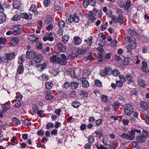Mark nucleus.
I'll return each mask as SVG.
<instances>
[{
	"label": "nucleus",
	"instance_id": "f257e3e1",
	"mask_svg": "<svg viewBox=\"0 0 149 149\" xmlns=\"http://www.w3.org/2000/svg\"><path fill=\"white\" fill-rule=\"evenodd\" d=\"M90 14L87 13L86 14L85 16L88 19L87 22V23L85 24V25L87 26L90 25L92 24L94 21L96 19V17L93 15L92 11H90Z\"/></svg>",
	"mask_w": 149,
	"mask_h": 149
},
{
	"label": "nucleus",
	"instance_id": "f03ea898",
	"mask_svg": "<svg viewBox=\"0 0 149 149\" xmlns=\"http://www.w3.org/2000/svg\"><path fill=\"white\" fill-rule=\"evenodd\" d=\"M134 111L132 103L130 102L127 104V107L124 108L125 114V115L130 116Z\"/></svg>",
	"mask_w": 149,
	"mask_h": 149
},
{
	"label": "nucleus",
	"instance_id": "7ed1b4c3",
	"mask_svg": "<svg viewBox=\"0 0 149 149\" xmlns=\"http://www.w3.org/2000/svg\"><path fill=\"white\" fill-rule=\"evenodd\" d=\"M111 17L113 22L116 24L119 22L120 25L123 24V14H120L117 17L115 15H112Z\"/></svg>",
	"mask_w": 149,
	"mask_h": 149
},
{
	"label": "nucleus",
	"instance_id": "20e7f679",
	"mask_svg": "<svg viewBox=\"0 0 149 149\" xmlns=\"http://www.w3.org/2000/svg\"><path fill=\"white\" fill-rule=\"evenodd\" d=\"M141 131L140 130L138 129L135 128L132 129L130 131V134H132V140H133L135 138V135L137 134H140Z\"/></svg>",
	"mask_w": 149,
	"mask_h": 149
},
{
	"label": "nucleus",
	"instance_id": "39448f33",
	"mask_svg": "<svg viewBox=\"0 0 149 149\" xmlns=\"http://www.w3.org/2000/svg\"><path fill=\"white\" fill-rule=\"evenodd\" d=\"M20 25H16L13 28V34L15 35L19 34L21 33L23 29Z\"/></svg>",
	"mask_w": 149,
	"mask_h": 149
},
{
	"label": "nucleus",
	"instance_id": "423d86ee",
	"mask_svg": "<svg viewBox=\"0 0 149 149\" xmlns=\"http://www.w3.org/2000/svg\"><path fill=\"white\" fill-rule=\"evenodd\" d=\"M26 57L30 59H34V58L36 55L35 51L33 50L29 51V50H28L26 52Z\"/></svg>",
	"mask_w": 149,
	"mask_h": 149
},
{
	"label": "nucleus",
	"instance_id": "0eeeda50",
	"mask_svg": "<svg viewBox=\"0 0 149 149\" xmlns=\"http://www.w3.org/2000/svg\"><path fill=\"white\" fill-rule=\"evenodd\" d=\"M42 40L45 42L47 40L52 41L54 40V38L53 36L52 33L50 32L49 33V34H47L46 36L43 38Z\"/></svg>",
	"mask_w": 149,
	"mask_h": 149
},
{
	"label": "nucleus",
	"instance_id": "6e6552de",
	"mask_svg": "<svg viewBox=\"0 0 149 149\" xmlns=\"http://www.w3.org/2000/svg\"><path fill=\"white\" fill-rule=\"evenodd\" d=\"M43 59V56L41 54H36L34 58V61L36 63H39L42 61Z\"/></svg>",
	"mask_w": 149,
	"mask_h": 149
},
{
	"label": "nucleus",
	"instance_id": "1a4fd4ad",
	"mask_svg": "<svg viewBox=\"0 0 149 149\" xmlns=\"http://www.w3.org/2000/svg\"><path fill=\"white\" fill-rule=\"evenodd\" d=\"M141 108L144 111L147 110L148 108V103L144 101H141L140 103Z\"/></svg>",
	"mask_w": 149,
	"mask_h": 149
},
{
	"label": "nucleus",
	"instance_id": "9d476101",
	"mask_svg": "<svg viewBox=\"0 0 149 149\" xmlns=\"http://www.w3.org/2000/svg\"><path fill=\"white\" fill-rule=\"evenodd\" d=\"M6 61L5 60L3 61L5 63L7 61V60H11L15 57V54L14 52L6 53Z\"/></svg>",
	"mask_w": 149,
	"mask_h": 149
},
{
	"label": "nucleus",
	"instance_id": "9b49d317",
	"mask_svg": "<svg viewBox=\"0 0 149 149\" xmlns=\"http://www.w3.org/2000/svg\"><path fill=\"white\" fill-rule=\"evenodd\" d=\"M57 49L61 52H63L66 51L65 46L61 42H58L56 45Z\"/></svg>",
	"mask_w": 149,
	"mask_h": 149
},
{
	"label": "nucleus",
	"instance_id": "f8f14e48",
	"mask_svg": "<svg viewBox=\"0 0 149 149\" xmlns=\"http://www.w3.org/2000/svg\"><path fill=\"white\" fill-rule=\"evenodd\" d=\"M132 134H130V132L129 134L127 133H124L120 135V137L123 139L132 140Z\"/></svg>",
	"mask_w": 149,
	"mask_h": 149
},
{
	"label": "nucleus",
	"instance_id": "ddd939ff",
	"mask_svg": "<svg viewBox=\"0 0 149 149\" xmlns=\"http://www.w3.org/2000/svg\"><path fill=\"white\" fill-rule=\"evenodd\" d=\"M146 140V138L142 135H138L136 138V141L139 143H143L145 142Z\"/></svg>",
	"mask_w": 149,
	"mask_h": 149
},
{
	"label": "nucleus",
	"instance_id": "4468645a",
	"mask_svg": "<svg viewBox=\"0 0 149 149\" xmlns=\"http://www.w3.org/2000/svg\"><path fill=\"white\" fill-rule=\"evenodd\" d=\"M21 16L22 18L28 20L31 19L32 17V15H29L26 13H21Z\"/></svg>",
	"mask_w": 149,
	"mask_h": 149
},
{
	"label": "nucleus",
	"instance_id": "2eb2a0df",
	"mask_svg": "<svg viewBox=\"0 0 149 149\" xmlns=\"http://www.w3.org/2000/svg\"><path fill=\"white\" fill-rule=\"evenodd\" d=\"M74 44L77 45H79L82 42V40L80 38L77 36L74 37Z\"/></svg>",
	"mask_w": 149,
	"mask_h": 149
},
{
	"label": "nucleus",
	"instance_id": "dca6fc26",
	"mask_svg": "<svg viewBox=\"0 0 149 149\" xmlns=\"http://www.w3.org/2000/svg\"><path fill=\"white\" fill-rule=\"evenodd\" d=\"M36 66L40 71H42L46 68L47 64L46 63H45L42 64L37 65Z\"/></svg>",
	"mask_w": 149,
	"mask_h": 149
},
{
	"label": "nucleus",
	"instance_id": "f3484780",
	"mask_svg": "<svg viewBox=\"0 0 149 149\" xmlns=\"http://www.w3.org/2000/svg\"><path fill=\"white\" fill-rule=\"evenodd\" d=\"M137 82L140 86L144 88L146 85L145 81L141 79H139L137 80Z\"/></svg>",
	"mask_w": 149,
	"mask_h": 149
},
{
	"label": "nucleus",
	"instance_id": "a211bd4d",
	"mask_svg": "<svg viewBox=\"0 0 149 149\" xmlns=\"http://www.w3.org/2000/svg\"><path fill=\"white\" fill-rule=\"evenodd\" d=\"M82 85L83 87L84 88H87L89 86V84L88 81H86L85 78H82Z\"/></svg>",
	"mask_w": 149,
	"mask_h": 149
},
{
	"label": "nucleus",
	"instance_id": "6ab92c4d",
	"mask_svg": "<svg viewBox=\"0 0 149 149\" xmlns=\"http://www.w3.org/2000/svg\"><path fill=\"white\" fill-rule=\"evenodd\" d=\"M57 61L58 63L61 65H65L67 63V61L61 58V57H57Z\"/></svg>",
	"mask_w": 149,
	"mask_h": 149
},
{
	"label": "nucleus",
	"instance_id": "aec40b11",
	"mask_svg": "<svg viewBox=\"0 0 149 149\" xmlns=\"http://www.w3.org/2000/svg\"><path fill=\"white\" fill-rule=\"evenodd\" d=\"M21 5V3L17 0H15L13 3V6L15 9L19 8Z\"/></svg>",
	"mask_w": 149,
	"mask_h": 149
},
{
	"label": "nucleus",
	"instance_id": "412c9836",
	"mask_svg": "<svg viewBox=\"0 0 149 149\" xmlns=\"http://www.w3.org/2000/svg\"><path fill=\"white\" fill-rule=\"evenodd\" d=\"M24 71V67L22 65H20L18 67L17 70V73L16 75H17L18 74H22Z\"/></svg>",
	"mask_w": 149,
	"mask_h": 149
},
{
	"label": "nucleus",
	"instance_id": "4be33fe9",
	"mask_svg": "<svg viewBox=\"0 0 149 149\" xmlns=\"http://www.w3.org/2000/svg\"><path fill=\"white\" fill-rule=\"evenodd\" d=\"M120 105V103L118 102H114L112 104V106L113 107V110L115 111H116L118 109V107Z\"/></svg>",
	"mask_w": 149,
	"mask_h": 149
},
{
	"label": "nucleus",
	"instance_id": "5701e85b",
	"mask_svg": "<svg viewBox=\"0 0 149 149\" xmlns=\"http://www.w3.org/2000/svg\"><path fill=\"white\" fill-rule=\"evenodd\" d=\"M6 19V15L4 14H1L0 15V24L3 23Z\"/></svg>",
	"mask_w": 149,
	"mask_h": 149
},
{
	"label": "nucleus",
	"instance_id": "b1692460",
	"mask_svg": "<svg viewBox=\"0 0 149 149\" xmlns=\"http://www.w3.org/2000/svg\"><path fill=\"white\" fill-rule=\"evenodd\" d=\"M93 38L92 36H90L88 38V40L85 39L84 40V42H86L88 46H91L92 42H93Z\"/></svg>",
	"mask_w": 149,
	"mask_h": 149
},
{
	"label": "nucleus",
	"instance_id": "393cba45",
	"mask_svg": "<svg viewBox=\"0 0 149 149\" xmlns=\"http://www.w3.org/2000/svg\"><path fill=\"white\" fill-rule=\"evenodd\" d=\"M11 43L13 44V45L17 44L19 41V38L15 37L12 38L10 40Z\"/></svg>",
	"mask_w": 149,
	"mask_h": 149
},
{
	"label": "nucleus",
	"instance_id": "a878e982",
	"mask_svg": "<svg viewBox=\"0 0 149 149\" xmlns=\"http://www.w3.org/2000/svg\"><path fill=\"white\" fill-rule=\"evenodd\" d=\"M128 40H129V43L128 44L129 45L127 46V49L128 52H131L132 51V49L133 48L132 45V41L130 40V38H127Z\"/></svg>",
	"mask_w": 149,
	"mask_h": 149
},
{
	"label": "nucleus",
	"instance_id": "bb28decb",
	"mask_svg": "<svg viewBox=\"0 0 149 149\" xmlns=\"http://www.w3.org/2000/svg\"><path fill=\"white\" fill-rule=\"evenodd\" d=\"M21 17V14L20 15L17 14L15 15L12 18V20L14 21H19Z\"/></svg>",
	"mask_w": 149,
	"mask_h": 149
},
{
	"label": "nucleus",
	"instance_id": "cd10ccee",
	"mask_svg": "<svg viewBox=\"0 0 149 149\" xmlns=\"http://www.w3.org/2000/svg\"><path fill=\"white\" fill-rule=\"evenodd\" d=\"M28 38L29 40L33 42H36L38 40V38L36 37L33 35L29 36Z\"/></svg>",
	"mask_w": 149,
	"mask_h": 149
},
{
	"label": "nucleus",
	"instance_id": "c85d7f7f",
	"mask_svg": "<svg viewBox=\"0 0 149 149\" xmlns=\"http://www.w3.org/2000/svg\"><path fill=\"white\" fill-rule=\"evenodd\" d=\"M78 85L79 84L78 83L73 81L70 84V86L72 89H74L78 87Z\"/></svg>",
	"mask_w": 149,
	"mask_h": 149
},
{
	"label": "nucleus",
	"instance_id": "c756f323",
	"mask_svg": "<svg viewBox=\"0 0 149 149\" xmlns=\"http://www.w3.org/2000/svg\"><path fill=\"white\" fill-rule=\"evenodd\" d=\"M58 24L59 27L61 29H63L65 26V23L63 20H59L58 22Z\"/></svg>",
	"mask_w": 149,
	"mask_h": 149
},
{
	"label": "nucleus",
	"instance_id": "7c9ffc66",
	"mask_svg": "<svg viewBox=\"0 0 149 149\" xmlns=\"http://www.w3.org/2000/svg\"><path fill=\"white\" fill-rule=\"evenodd\" d=\"M80 102L77 101H75L73 102L72 103V105L75 108H77L80 106Z\"/></svg>",
	"mask_w": 149,
	"mask_h": 149
},
{
	"label": "nucleus",
	"instance_id": "2f4dec72",
	"mask_svg": "<svg viewBox=\"0 0 149 149\" xmlns=\"http://www.w3.org/2000/svg\"><path fill=\"white\" fill-rule=\"evenodd\" d=\"M112 73L113 76H119L120 72L118 69H116L112 71Z\"/></svg>",
	"mask_w": 149,
	"mask_h": 149
},
{
	"label": "nucleus",
	"instance_id": "473e14b6",
	"mask_svg": "<svg viewBox=\"0 0 149 149\" xmlns=\"http://www.w3.org/2000/svg\"><path fill=\"white\" fill-rule=\"evenodd\" d=\"M76 52L79 54L83 55L86 53L87 51L86 50L83 49H78L77 50Z\"/></svg>",
	"mask_w": 149,
	"mask_h": 149
},
{
	"label": "nucleus",
	"instance_id": "72a5a7b5",
	"mask_svg": "<svg viewBox=\"0 0 149 149\" xmlns=\"http://www.w3.org/2000/svg\"><path fill=\"white\" fill-rule=\"evenodd\" d=\"M53 85V83L49 82H47L45 84L46 88L47 89H51Z\"/></svg>",
	"mask_w": 149,
	"mask_h": 149
},
{
	"label": "nucleus",
	"instance_id": "f704fd0d",
	"mask_svg": "<svg viewBox=\"0 0 149 149\" xmlns=\"http://www.w3.org/2000/svg\"><path fill=\"white\" fill-rule=\"evenodd\" d=\"M131 6V2L130 0H127L126 1V4L125 5V9L126 10H128Z\"/></svg>",
	"mask_w": 149,
	"mask_h": 149
},
{
	"label": "nucleus",
	"instance_id": "c9c22d12",
	"mask_svg": "<svg viewBox=\"0 0 149 149\" xmlns=\"http://www.w3.org/2000/svg\"><path fill=\"white\" fill-rule=\"evenodd\" d=\"M12 120L13 123L17 125L20 124L21 122L19 119L16 117H14L12 118Z\"/></svg>",
	"mask_w": 149,
	"mask_h": 149
},
{
	"label": "nucleus",
	"instance_id": "e433bc0d",
	"mask_svg": "<svg viewBox=\"0 0 149 149\" xmlns=\"http://www.w3.org/2000/svg\"><path fill=\"white\" fill-rule=\"evenodd\" d=\"M142 135L145 138L149 137V132L145 130H143L142 131Z\"/></svg>",
	"mask_w": 149,
	"mask_h": 149
},
{
	"label": "nucleus",
	"instance_id": "4c0bfd02",
	"mask_svg": "<svg viewBox=\"0 0 149 149\" xmlns=\"http://www.w3.org/2000/svg\"><path fill=\"white\" fill-rule=\"evenodd\" d=\"M66 24H67L72 23L74 21L73 16L70 15L69 18L68 19H66Z\"/></svg>",
	"mask_w": 149,
	"mask_h": 149
},
{
	"label": "nucleus",
	"instance_id": "58836bf2",
	"mask_svg": "<svg viewBox=\"0 0 149 149\" xmlns=\"http://www.w3.org/2000/svg\"><path fill=\"white\" fill-rule=\"evenodd\" d=\"M73 17L74 22H78L79 21V18L77 14L74 13Z\"/></svg>",
	"mask_w": 149,
	"mask_h": 149
},
{
	"label": "nucleus",
	"instance_id": "ea45409f",
	"mask_svg": "<svg viewBox=\"0 0 149 149\" xmlns=\"http://www.w3.org/2000/svg\"><path fill=\"white\" fill-rule=\"evenodd\" d=\"M7 42V40L4 38H0V45H3Z\"/></svg>",
	"mask_w": 149,
	"mask_h": 149
},
{
	"label": "nucleus",
	"instance_id": "a19ab883",
	"mask_svg": "<svg viewBox=\"0 0 149 149\" xmlns=\"http://www.w3.org/2000/svg\"><path fill=\"white\" fill-rule=\"evenodd\" d=\"M76 56L77 55L75 53H72L69 55L68 58L70 60H73Z\"/></svg>",
	"mask_w": 149,
	"mask_h": 149
},
{
	"label": "nucleus",
	"instance_id": "79ce46f5",
	"mask_svg": "<svg viewBox=\"0 0 149 149\" xmlns=\"http://www.w3.org/2000/svg\"><path fill=\"white\" fill-rule=\"evenodd\" d=\"M143 118L146 124L149 125V117L146 114H144L143 115Z\"/></svg>",
	"mask_w": 149,
	"mask_h": 149
},
{
	"label": "nucleus",
	"instance_id": "37998d69",
	"mask_svg": "<svg viewBox=\"0 0 149 149\" xmlns=\"http://www.w3.org/2000/svg\"><path fill=\"white\" fill-rule=\"evenodd\" d=\"M54 97V96L50 94H49V93H47L46 95L45 96V99L47 100H51Z\"/></svg>",
	"mask_w": 149,
	"mask_h": 149
},
{
	"label": "nucleus",
	"instance_id": "c03bdc74",
	"mask_svg": "<svg viewBox=\"0 0 149 149\" xmlns=\"http://www.w3.org/2000/svg\"><path fill=\"white\" fill-rule=\"evenodd\" d=\"M51 2L50 0H44L43 4L45 7H47L50 5Z\"/></svg>",
	"mask_w": 149,
	"mask_h": 149
},
{
	"label": "nucleus",
	"instance_id": "a18cd8bd",
	"mask_svg": "<svg viewBox=\"0 0 149 149\" xmlns=\"http://www.w3.org/2000/svg\"><path fill=\"white\" fill-rule=\"evenodd\" d=\"M69 39V37L67 35L64 36L62 38L63 41L65 43H66L68 42Z\"/></svg>",
	"mask_w": 149,
	"mask_h": 149
},
{
	"label": "nucleus",
	"instance_id": "49530a36",
	"mask_svg": "<svg viewBox=\"0 0 149 149\" xmlns=\"http://www.w3.org/2000/svg\"><path fill=\"white\" fill-rule=\"evenodd\" d=\"M88 141L89 143H92L94 141V138L93 136L90 135L89 136Z\"/></svg>",
	"mask_w": 149,
	"mask_h": 149
},
{
	"label": "nucleus",
	"instance_id": "de8ad7c7",
	"mask_svg": "<svg viewBox=\"0 0 149 149\" xmlns=\"http://www.w3.org/2000/svg\"><path fill=\"white\" fill-rule=\"evenodd\" d=\"M2 107L3 108L6 109L7 110L9 109L10 108V106L7 103L2 104Z\"/></svg>",
	"mask_w": 149,
	"mask_h": 149
},
{
	"label": "nucleus",
	"instance_id": "09e8293b",
	"mask_svg": "<svg viewBox=\"0 0 149 149\" xmlns=\"http://www.w3.org/2000/svg\"><path fill=\"white\" fill-rule=\"evenodd\" d=\"M126 79L129 81H131L133 80V77L131 75L129 74H127L126 76Z\"/></svg>",
	"mask_w": 149,
	"mask_h": 149
},
{
	"label": "nucleus",
	"instance_id": "8fccbe9b",
	"mask_svg": "<svg viewBox=\"0 0 149 149\" xmlns=\"http://www.w3.org/2000/svg\"><path fill=\"white\" fill-rule=\"evenodd\" d=\"M104 72H105L106 75L111 74V72H112L110 68H107L104 69Z\"/></svg>",
	"mask_w": 149,
	"mask_h": 149
},
{
	"label": "nucleus",
	"instance_id": "3c124183",
	"mask_svg": "<svg viewBox=\"0 0 149 149\" xmlns=\"http://www.w3.org/2000/svg\"><path fill=\"white\" fill-rule=\"evenodd\" d=\"M117 42L116 40H114L111 42V45L113 47H116L117 46Z\"/></svg>",
	"mask_w": 149,
	"mask_h": 149
},
{
	"label": "nucleus",
	"instance_id": "603ef678",
	"mask_svg": "<svg viewBox=\"0 0 149 149\" xmlns=\"http://www.w3.org/2000/svg\"><path fill=\"white\" fill-rule=\"evenodd\" d=\"M29 10L33 12V13H35L36 12L37 8L35 6L32 5L29 9Z\"/></svg>",
	"mask_w": 149,
	"mask_h": 149
},
{
	"label": "nucleus",
	"instance_id": "864d4df0",
	"mask_svg": "<svg viewBox=\"0 0 149 149\" xmlns=\"http://www.w3.org/2000/svg\"><path fill=\"white\" fill-rule=\"evenodd\" d=\"M101 98L102 100L104 102H106L108 100V97L104 95H101Z\"/></svg>",
	"mask_w": 149,
	"mask_h": 149
},
{
	"label": "nucleus",
	"instance_id": "5fc2aeb1",
	"mask_svg": "<svg viewBox=\"0 0 149 149\" xmlns=\"http://www.w3.org/2000/svg\"><path fill=\"white\" fill-rule=\"evenodd\" d=\"M22 96L19 93H17L16 97V98L17 100L18 101H20L22 100Z\"/></svg>",
	"mask_w": 149,
	"mask_h": 149
},
{
	"label": "nucleus",
	"instance_id": "6e6d98bb",
	"mask_svg": "<svg viewBox=\"0 0 149 149\" xmlns=\"http://www.w3.org/2000/svg\"><path fill=\"white\" fill-rule=\"evenodd\" d=\"M96 133L97 137L100 138L102 136V133L101 131H95L94 133Z\"/></svg>",
	"mask_w": 149,
	"mask_h": 149
},
{
	"label": "nucleus",
	"instance_id": "4d7b16f0",
	"mask_svg": "<svg viewBox=\"0 0 149 149\" xmlns=\"http://www.w3.org/2000/svg\"><path fill=\"white\" fill-rule=\"evenodd\" d=\"M140 120L137 118V119H135V120L132 123L133 125L134 126H137L139 124V122Z\"/></svg>",
	"mask_w": 149,
	"mask_h": 149
},
{
	"label": "nucleus",
	"instance_id": "13d9d810",
	"mask_svg": "<svg viewBox=\"0 0 149 149\" xmlns=\"http://www.w3.org/2000/svg\"><path fill=\"white\" fill-rule=\"evenodd\" d=\"M57 58L54 55H53L50 58V61L51 62H54L56 61Z\"/></svg>",
	"mask_w": 149,
	"mask_h": 149
},
{
	"label": "nucleus",
	"instance_id": "bf43d9fd",
	"mask_svg": "<svg viewBox=\"0 0 149 149\" xmlns=\"http://www.w3.org/2000/svg\"><path fill=\"white\" fill-rule=\"evenodd\" d=\"M123 85V82L120 81H116V86L117 87H122Z\"/></svg>",
	"mask_w": 149,
	"mask_h": 149
},
{
	"label": "nucleus",
	"instance_id": "052dcab7",
	"mask_svg": "<svg viewBox=\"0 0 149 149\" xmlns=\"http://www.w3.org/2000/svg\"><path fill=\"white\" fill-rule=\"evenodd\" d=\"M89 5L93 6H95L96 3V0H89Z\"/></svg>",
	"mask_w": 149,
	"mask_h": 149
},
{
	"label": "nucleus",
	"instance_id": "680f3d73",
	"mask_svg": "<svg viewBox=\"0 0 149 149\" xmlns=\"http://www.w3.org/2000/svg\"><path fill=\"white\" fill-rule=\"evenodd\" d=\"M102 121L101 119L97 120L96 121V124L97 126H99L102 123Z\"/></svg>",
	"mask_w": 149,
	"mask_h": 149
},
{
	"label": "nucleus",
	"instance_id": "e2e57ef3",
	"mask_svg": "<svg viewBox=\"0 0 149 149\" xmlns=\"http://www.w3.org/2000/svg\"><path fill=\"white\" fill-rule=\"evenodd\" d=\"M89 4V0H84V1L83 3V5L85 8H87Z\"/></svg>",
	"mask_w": 149,
	"mask_h": 149
},
{
	"label": "nucleus",
	"instance_id": "0e129e2a",
	"mask_svg": "<svg viewBox=\"0 0 149 149\" xmlns=\"http://www.w3.org/2000/svg\"><path fill=\"white\" fill-rule=\"evenodd\" d=\"M7 125V123L4 122L2 121L0 119V126L3 127H6Z\"/></svg>",
	"mask_w": 149,
	"mask_h": 149
},
{
	"label": "nucleus",
	"instance_id": "69168bd1",
	"mask_svg": "<svg viewBox=\"0 0 149 149\" xmlns=\"http://www.w3.org/2000/svg\"><path fill=\"white\" fill-rule=\"evenodd\" d=\"M70 83L66 82L64 83L62 87L64 88H67L70 86Z\"/></svg>",
	"mask_w": 149,
	"mask_h": 149
},
{
	"label": "nucleus",
	"instance_id": "338daca9",
	"mask_svg": "<svg viewBox=\"0 0 149 149\" xmlns=\"http://www.w3.org/2000/svg\"><path fill=\"white\" fill-rule=\"evenodd\" d=\"M54 26L53 24H51L48 25L46 27V29L48 31L52 30Z\"/></svg>",
	"mask_w": 149,
	"mask_h": 149
},
{
	"label": "nucleus",
	"instance_id": "774afa93",
	"mask_svg": "<svg viewBox=\"0 0 149 149\" xmlns=\"http://www.w3.org/2000/svg\"><path fill=\"white\" fill-rule=\"evenodd\" d=\"M95 84L96 86L99 87H101L102 85L101 82L97 80L95 81Z\"/></svg>",
	"mask_w": 149,
	"mask_h": 149
}]
</instances>
